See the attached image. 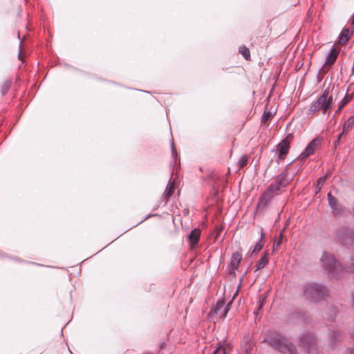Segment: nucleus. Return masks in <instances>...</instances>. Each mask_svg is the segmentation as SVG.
Masks as SVG:
<instances>
[{
    "mask_svg": "<svg viewBox=\"0 0 354 354\" xmlns=\"http://www.w3.org/2000/svg\"><path fill=\"white\" fill-rule=\"evenodd\" d=\"M335 239L340 245L351 248L354 246V225H340L335 231Z\"/></svg>",
    "mask_w": 354,
    "mask_h": 354,
    "instance_id": "39448f33",
    "label": "nucleus"
},
{
    "mask_svg": "<svg viewBox=\"0 0 354 354\" xmlns=\"http://www.w3.org/2000/svg\"><path fill=\"white\" fill-rule=\"evenodd\" d=\"M281 244V241H278L277 242L274 243V250L277 249Z\"/></svg>",
    "mask_w": 354,
    "mask_h": 354,
    "instance_id": "473e14b6",
    "label": "nucleus"
},
{
    "mask_svg": "<svg viewBox=\"0 0 354 354\" xmlns=\"http://www.w3.org/2000/svg\"><path fill=\"white\" fill-rule=\"evenodd\" d=\"M201 236V230L198 228H195L191 231L189 235V242L191 246H195L198 244Z\"/></svg>",
    "mask_w": 354,
    "mask_h": 354,
    "instance_id": "ddd939ff",
    "label": "nucleus"
},
{
    "mask_svg": "<svg viewBox=\"0 0 354 354\" xmlns=\"http://www.w3.org/2000/svg\"><path fill=\"white\" fill-rule=\"evenodd\" d=\"M342 109H339V107L338 108V109L336 111V113H338L341 111Z\"/></svg>",
    "mask_w": 354,
    "mask_h": 354,
    "instance_id": "58836bf2",
    "label": "nucleus"
},
{
    "mask_svg": "<svg viewBox=\"0 0 354 354\" xmlns=\"http://www.w3.org/2000/svg\"><path fill=\"white\" fill-rule=\"evenodd\" d=\"M239 53H241L246 60L250 59V53L249 49L245 46H241L239 49Z\"/></svg>",
    "mask_w": 354,
    "mask_h": 354,
    "instance_id": "4be33fe9",
    "label": "nucleus"
},
{
    "mask_svg": "<svg viewBox=\"0 0 354 354\" xmlns=\"http://www.w3.org/2000/svg\"><path fill=\"white\" fill-rule=\"evenodd\" d=\"M12 84L11 80H6L1 86V92L3 95H6L8 90L10 89V87Z\"/></svg>",
    "mask_w": 354,
    "mask_h": 354,
    "instance_id": "5701e85b",
    "label": "nucleus"
},
{
    "mask_svg": "<svg viewBox=\"0 0 354 354\" xmlns=\"http://www.w3.org/2000/svg\"><path fill=\"white\" fill-rule=\"evenodd\" d=\"M221 346H218L212 354H228L226 351L225 348H223L222 351L221 350Z\"/></svg>",
    "mask_w": 354,
    "mask_h": 354,
    "instance_id": "c85d7f7f",
    "label": "nucleus"
},
{
    "mask_svg": "<svg viewBox=\"0 0 354 354\" xmlns=\"http://www.w3.org/2000/svg\"><path fill=\"white\" fill-rule=\"evenodd\" d=\"M18 57H19V59H21V51L19 52V55H18Z\"/></svg>",
    "mask_w": 354,
    "mask_h": 354,
    "instance_id": "e433bc0d",
    "label": "nucleus"
},
{
    "mask_svg": "<svg viewBox=\"0 0 354 354\" xmlns=\"http://www.w3.org/2000/svg\"><path fill=\"white\" fill-rule=\"evenodd\" d=\"M333 96H328V91L325 90L319 97L313 102L308 110V114L322 111L325 114L332 104Z\"/></svg>",
    "mask_w": 354,
    "mask_h": 354,
    "instance_id": "423d86ee",
    "label": "nucleus"
},
{
    "mask_svg": "<svg viewBox=\"0 0 354 354\" xmlns=\"http://www.w3.org/2000/svg\"><path fill=\"white\" fill-rule=\"evenodd\" d=\"M231 304H232V301H230V302L227 304V306H224V309H223V313H222V314H221V317H222V318H225V317H226V315H227V312H228V310H229L230 306H231Z\"/></svg>",
    "mask_w": 354,
    "mask_h": 354,
    "instance_id": "cd10ccee",
    "label": "nucleus"
},
{
    "mask_svg": "<svg viewBox=\"0 0 354 354\" xmlns=\"http://www.w3.org/2000/svg\"><path fill=\"white\" fill-rule=\"evenodd\" d=\"M274 196H276V194L273 192H270L269 187H268L267 190L261 194L259 198V207L261 208L267 207Z\"/></svg>",
    "mask_w": 354,
    "mask_h": 354,
    "instance_id": "9d476101",
    "label": "nucleus"
},
{
    "mask_svg": "<svg viewBox=\"0 0 354 354\" xmlns=\"http://www.w3.org/2000/svg\"><path fill=\"white\" fill-rule=\"evenodd\" d=\"M294 136L292 133H288L285 138H283L281 141L289 145L290 144L291 141L292 140Z\"/></svg>",
    "mask_w": 354,
    "mask_h": 354,
    "instance_id": "bb28decb",
    "label": "nucleus"
},
{
    "mask_svg": "<svg viewBox=\"0 0 354 354\" xmlns=\"http://www.w3.org/2000/svg\"><path fill=\"white\" fill-rule=\"evenodd\" d=\"M339 141H337V140H335V147H337V145H339Z\"/></svg>",
    "mask_w": 354,
    "mask_h": 354,
    "instance_id": "f704fd0d",
    "label": "nucleus"
},
{
    "mask_svg": "<svg viewBox=\"0 0 354 354\" xmlns=\"http://www.w3.org/2000/svg\"><path fill=\"white\" fill-rule=\"evenodd\" d=\"M354 127V116H351L347 121L344 123L343 133H348Z\"/></svg>",
    "mask_w": 354,
    "mask_h": 354,
    "instance_id": "a211bd4d",
    "label": "nucleus"
},
{
    "mask_svg": "<svg viewBox=\"0 0 354 354\" xmlns=\"http://www.w3.org/2000/svg\"><path fill=\"white\" fill-rule=\"evenodd\" d=\"M321 140L318 138H314L311 140L309 144L306 146L305 149L300 153V155L295 160L303 161L306 160L308 156L313 154L317 149V147L320 145Z\"/></svg>",
    "mask_w": 354,
    "mask_h": 354,
    "instance_id": "1a4fd4ad",
    "label": "nucleus"
},
{
    "mask_svg": "<svg viewBox=\"0 0 354 354\" xmlns=\"http://www.w3.org/2000/svg\"><path fill=\"white\" fill-rule=\"evenodd\" d=\"M352 304L354 306V292L353 293V296H352Z\"/></svg>",
    "mask_w": 354,
    "mask_h": 354,
    "instance_id": "c9c22d12",
    "label": "nucleus"
},
{
    "mask_svg": "<svg viewBox=\"0 0 354 354\" xmlns=\"http://www.w3.org/2000/svg\"><path fill=\"white\" fill-rule=\"evenodd\" d=\"M175 189V184L174 183H170V181L168 183L167 187H166V189L162 194V198L165 201V205H166L169 199V198L171 196V195L174 193Z\"/></svg>",
    "mask_w": 354,
    "mask_h": 354,
    "instance_id": "2eb2a0df",
    "label": "nucleus"
},
{
    "mask_svg": "<svg viewBox=\"0 0 354 354\" xmlns=\"http://www.w3.org/2000/svg\"><path fill=\"white\" fill-rule=\"evenodd\" d=\"M225 305L224 300H218L212 309L214 313L219 315L221 317Z\"/></svg>",
    "mask_w": 354,
    "mask_h": 354,
    "instance_id": "dca6fc26",
    "label": "nucleus"
},
{
    "mask_svg": "<svg viewBox=\"0 0 354 354\" xmlns=\"http://www.w3.org/2000/svg\"><path fill=\"white\" fill-rule=\"evenodd\" d=\"M337 53L336 52V50L335 49H332L326 58L325 64L326 65L333 64L335 62V60L337 59Z\"/></svg>",
    "mask_w": 354,
    "mask_h": 354,
    "instance_id": "aec40b11",
    "label": "nucleus"
},
{
    "mask_svg": "<svg viewBox=\"0 0 354 354\" xmlns=\"http://www.w3.org/2000/svg\"><path fill=\"white\" fill-rule=\"evenodd\" d=\"M268 263V254L266 252L261 258V259L257 262L256 271L263 268Z\"/></svg>",
    "mask_w": 354,
    "mask_h": 354,
    "instance_id": "6ab92c4d",
    "label": "nucleus"
},
{
    "mask_svg": "<svg viewBox=\"0 0 354 354\" xmlns=\"http://www.w3.org/2000/svg\"><path fill=\"white\" fill-rule=\"evenodd\" d=\"M327 176H328V175H325V176H322L317 179V187L319 190L322 189V186L324 185V183L326 182Z\"/></svg>",
    "mask_w": 354,
    "mask_h": 354,
    "instance_id": "393cba45",
    "label": "nucleus"
},
{
    "mask_svg": "<svg viewBox=\"0 0 354 354\" xmlns=\"http://www.w3.org/2000/svg\"><path fill=\"white\" fill-rule=\"evenodd\" d=\"M290 149V145L281 141L275 146V150L278 152V159L283 160L286 158ZM274 151V149L273 150Z\"/></svg>",
    "mask_w": 354,
    "mask_h": 354,
    "instance_id": "f8f14e48",
    "label": "nucleus"
},
{
    "mask_svg": "<svg viewBox=\"0 0 354 354\" xmlns=\"http://www.w3.org/2000/svg\"><path fill=\"white\" fill-rule=\"evenodd\" d=\"M344 354H354V349L353 348H347Z\"/></svg>",
    "mask_w": 354,
    "mask_h": 354,
    "instance_id": "2f4dec72",
    "label": "nucleus"
},
{
    "mask_svg": "<svg viewBox=\"0 0 354 354\" xmlns=\"http://www.w3.org/2000/svg\"><path fill=\"white\" fill-rule=\"evenodd\" d=\"M351 97L346 94L344 98L341 100L340 104H339V109H342L343 107L350 101Z\"/></svg>",
    "mask_w": 354,
    "mask_h": 354,
    "instance_id": "a878e982",
    "label": "nucleus"
},
{
    "mask_svg": "<svg viewBox=\"0 0 354 354\" xmlns=\"http://www.w3.org/2000/svg\"><path fill=\"white\" fill-rule=\"evenodd\" d=\"M344 338V333L340 329H334L330 332L329 342L332 346H335L337 343L342 342Z\"/></svg>",
    "mask_w": 354,
    "mask_h": 354,
    "instance_id": "9b49d317",
    "label": "nucleus"
},
{
    "mask_svg": "<svg viewBox=\"0 0 354 354\" xmlns=\"http://www.w3.org/2000/svg\"><path fill=\"white\" fill-rule=\"evenodd\" d=\"M263 238H264V233H263V229H261V237H260L259 240L258 241V242L255 244V245L253 248V250L252 252V254L258 252L261 250V248L263 247L262 242H263Z\"/></svg>",
    "mask_w": 354,
    "mask_h": 354,
    "instance_id": "412c9836",
    "label": "nucleus"
},
{
    "mask_svg": "<svg viewBox=\"0 0 354 354\" xmlns=\"http://www.w3.org/2000/svg\"><path fill=\"white\" fill-rule=\"evenodd\" d=\"M344 133H343V131H342V133L338 136V137H337V141L340 140V138H341L342 136Z\"/></svg>",
    "mask_w": 354,
    "mask_h": 354,
    "instance_id": "72a5a7b5",
    "label": "nucleus"
},
{
    "mask_svg": "<svg viewBox=\"0 0 354 354\" xmlns=\"http://www.w3.org/2000/svg\"><path fill=\"white\" fill-rule=\"evenodd\" d=\"M248 161V156L247 155H243L240 157V158L238 160V165L240 167H243L245 166Z\"/></svg>",
    "mask_w": 354,
    "mask_h": 354,
    "instance_id": "b1692460",
    "label": "nucleus"
},
{
    "mask_svg": "<svg viewBox=\"0 0 354 354\" xmlns=\"http://www.w3.org/2000/svg\"><path fill=\"white\" fill-rule=\"evenodd\" d=\"M327 198L332 214L335 217L344 216L346 212V208L330 192L327 194Z\"/></svg>",
    "mask_w": 354,
    "mask_h": 354,
    "instance_id": "0eeeda50",
    "label": "nucleus"
},
{
    "mask_svg": "<svg viewBox=\"0 0 354 354\" xmlns=\"http://www.w3.org/2000/svg\"><path fill=\"white\" fill-rule=\"evenodd\" d=\"M301 346H303L309 354L317 351V339L311 333L302 334L299 338Z\"/></svg>",
    "mask_w": 354,
    "mask_h": 354,
    "instance_id": "6e6552de",
    "label": "nucleus"
},
{
    "mask_svg": "<svg viewBox=\"0 0 354 354\" xmlns=\"http://www.w3.org/2000/svg\"><path fill=\"white\" fill-rule=\"evenodd\" d=\"M272 116V113H270V112H264L263 115V117H262V120L263 122H266L267 120H268Z\"/></svg>",
    "mask_w": 354,
    "mask_h": 354,
    "instance_id": "c756f323",
    "label": "nucleus"
},
{
    "mask_svg": "<svg viewBox=\"0 0 354 354\" xmlns=\"http://www.w3.org/2000/svg\"><path fill=\"white\" fill-rule=\"evenodd\" d=\"M353 24H354V12H353Z\"/></svg>",
    "mask_w": 354,
    "mask_h": 354,
    "instance_id": "4c0bfd02",
    "label": "nucleus"
},
{
    "mask_svg": "<svg viewBox=\"0 0 354 354\" xmlns=\"http://www.w3.org/2000/svg\"><path fill=\"white\" fill-rule=\"evenodd\" d=\"M291 163L288 164L286 169L281 172L275 179L274 182L272 183L269 186V191L273 192L276 195L279 194V192L286 187L294 178V176L299 172L301 167V165L299 164L297 168L292 169V171H289L291 169Z\"/></svg>",
    "mask_w": 354,
    "mask_h": 354,
    "instance_id": "20e7f679",
    "label": "nucleus"
},
{
    "mask_svg": "<svg viewBox=\"0 0 354 354\" xmlns=\"http://www.w3.org/2000/svg\"><path fill=\"white\" fill-rule=\"evenodd\" d=\"M304 297L310 302L317 303L328 296V288L321 283L309 281L302 286Z\"/></svg>",
    "mask_w": 354,
    "mask_h": 354,
    "instance_id": "f03ea898",
    "label": "nucleus"
},
{
    "mask_svg": "<svg viewBox=\"0 0 354 354\" xmlns=\"http://www.w3.org/2000/svg\"><path fill=\"white\" fill-rule=\"evenodd\" d=\"M171 153H172V156L173 157H175L177 156V151H176V149L175 148V146H174V142L172 141L171 144Z\"/></svg>",
    "mask_w": 354,
    "mask_h": 354,
    "instance_id": "7c9ffc66",
    "label": "nucleus"
},
{
    "mask_svg": "<svg viewBox=\"0 0 354 354\" xmlns=\"http://www.w3.org/2000/svg\"><path fill=\"white\" fill-rule=\"evenodd\" d=\"M349 30L348 28H344L339 36V43L342 45L345 44L349 39Z\"/></svg>",
    "mask_w": 354,
    "mask_h": 354,
    "instance_id": "f3484780",
    "label": "nucleus"
},
{
    "mask_svg": "<svg viewBox=\"0 0 354 354\" xmlns=\"http://www.w3.org/2000/svg\"><path fill=\"white\" fill-rule=\"evenodd\" d=\"M320 266L327 274L335 275L342 272H354V257L351 258V262L348 266H344L337 261L335 255L330 252H323L319 259Z\"/></svg>",
    "mask_w": 354,
    "mask_h": 354,
    "instance_id": "f257e3e1",
    "label": "nucleus"
},
{
    "mask_svg": "<svg viewBox=\"0 0 354 354\" xmlns=\"http://www.w3.org/2000/svg\"><path fill=\"white\" fill-rule=\"evenodd\" d=\"M242 260V254L239 252L233 253L232 260L230 261V268L232 270L238 269L239 264Z\"/></svg>",
    "mask_w": 354,
    "mask_h": 354,
    "instance_id": "4468645a",
    "label": "nucleus"
},
{
    "mask_svg": "<svg viewBox=\"0 0 354 354\" xmlns=\"http://www.w3.org/2000/svg\"><path fill=\"white\" fill-rule=\"evenodd\" d=\"M264 342L281 353L298 354L296 346L281 334L272 333L264 339Z\"/></svg>",
    "mask_w": 354,
    "mask_h": 354,
    "instance_id": "7ed1b4c3",
    "label": "nucleus"
}]
</instances>
